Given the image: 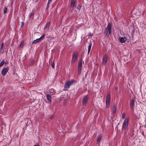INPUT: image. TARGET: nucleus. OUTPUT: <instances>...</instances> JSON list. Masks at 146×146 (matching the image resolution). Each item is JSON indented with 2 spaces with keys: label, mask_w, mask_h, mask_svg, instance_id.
I'll return each instance as SVG.
<instances>
[{
  "label": "nucleus",
  "mask_w": 146,
  "mask_h": 146,
  "mask_svg": "<svg viewBox=\"0 0 146 146\" xmlns=\"http://www.w3.org/2000/svg\"><path fill=\"white\" fill-rule=\"evenodd\" d=\"M75 81L74 80L71 79L70 80L66 82L64 86V90H67Z\"/></svg>",
  "instance_id": "1"
},
{
  "label": "nucleus",
  "mask_w": 146,
  "mask_h": 146,
  "mask_svg": "<svg viewBox=\"0 0 146 146\" xmlns=\"http://www.w3.org/2000/svg\"><path fill=\"white\" fill-rule=\"evenodd\" d=\"M111 31V24L109 23L107 27L105 30V34L107 36L109 35Z\"/></svg>",
  "instance_id": "2"
},
{
  "label": "nucleus",
  "mask_w": 146,
  "mask_h": 146,
  "mask_svg": "<svg viewBox=\"0 0 146 146\" xmlns=\"http://www.w3.org/2000/svg\"><path fill=\"white\" fill-rule=\"evenodd\" d=\"M129 119L128 118L126 117L122 125V129H125L127 128L129 124Z\"/></svg>",
  "instance_id": "3"
},
{
  "label": "nucleus",
  "mask_w": 146,
  "mask_h": 146,
  "mask_svg": "<svg viewBox=\"0 0 146 146\" xmlns=\"http://www.w3.org/2000/svg\"><path fill=\"white\" fill-rule=\"evenodd\" d=\"M111 95L110 93L107 94L106 100V106L108 108H109L110 106V101Z\"/></svg>",
  "instance_id": "4"
},
{
  "label": "nucleus",
  "mask_w": 146,
  "mask_h": 146,
  "mask_svg": "<svg viewBox=\"0 0 146 146\" xmlns=\"http://www.w3.org/2000/svg\"><path fill=\"white\" fill-rule=\"evenodd\" d=\"M78 56V53L77 52H74L72 56V59L71 62L72 63H74L77 60Z\"/></svg>",
  "instance_id": "5"
},
{
  "label": "nucleus",
  "mask_w": 146,
  "mask_h": 146,
  "mask_svg": "<svg viewBox=\"0 0 146 146\" xmlns=\"http://www.w3.org/2000/svg\"><path fill=\"white\" fill-rule=\"evenodd\" d=\"M88 95H86L84 97L82 103V105L83 106H85L88 102Z\"/></svg>",
  "instance_id": "6"
},
{
  "label": "nucleus",
  "mask_w": 146,
  "mask_h": 146,
  "mask_svg": "<svg viewBox=\"0 0 146 146\" xmlns=\"http://www.w3.org/2000/svg\"><path fill=\"white\" fill-rule=\"evenodd\" d=\"M9 69V68L8 67L3 68L1 72L2 75L3 76H5L8 72Z\"/></svg>",
  "instance_id": "7"
},
{
  "label": "nucleus",
  "mask_w": 146,
  "mask_h": 146,
  "mask_svg": "<svg viewBox=\"0 0 146 146\" xmlns=\"http://www.w3.org/2000/svg\"><path fill=\"white\" fill-rule=\"evenodd\" d=\"M135 101L133 99H132L131 100V102L130 104V107L131 110L133 109V107L134 106Z\"/></svg>",
  "instance_id": "8"
},
{
  "label": "nucleus",
  "mask_w": 146,
  "mask_h": 146,
  "mask_svg": "<svg viewBox=\"0 0 146 146\" xmlns=\"http://www.w3.org/2000/svg\"><path fill=\"white\" fill-rule=\"evenodd\" d=\"M108 60L107 56L106 55H105L104 56L103 58V64H105Z\"/></svg>",
  "instance_id": "9"
},
{
  "label": "nucleus",
  "mask_w": 146,
  "mask_h": 146,
  "mask_svg": "<svg viewBox=\"0 0 146 146\" xmlns=\"http://www.w3.org/2000/svg\"><path fill=\"white\" fill-rule=\"evenodd\" d=\"M119 40L121 43H124L127 40V38L125 37H120L119 38Z\"/></svg>",
  "instance_id": "10"
},
{
  "label": "nucleus",
  "mask_w": 146,
  "mask_h": 146,
  "mask_svg": "<svg viewBox=\"0 0 146 146\" xmlns=\"http://www.w3.org/2000/svg\"><path fill=\"white\" fill-rule=\"evenodd\" d=\"M76 1V0H71L70 4L71 7L73 8L74 7Z\"/></svg>",
  "instance_id": "11"
},
{
  "label": "nucleus",
  "mask_w": 146,
  "mask_h": 146,
  "mask_svg": "<svg viewBox=\"0 0 146 146\" xmlns=\"http://www.w3.org/2000/svg\"><path fill=\"white\" fill-rule=\"evenodd\" d=\"M92 43L91 42H90L89 44V45L88 46V54L90 51V50L91 49V47H92Z\"/></svg>",
  "instance_id": "12"
},
{
  "label": "nucleus",
  "mask_w": 146,
  "mask_h": 146,
  "mask_svg": "<svg viewBox=\"0 0 146 146\" xmlns=\"http://www.w3.org/2000/svg\"><path fill=\"white\" fill-rule=\"evenodd\" d=\"M56 93V92L54 89L51 88L49 90V93L53 95Z\"/></svg>",
  "instance_id": "13"
},
{
  "label": "nucleus",
  "mask_w": 146,
  "mask_h": 146,
  "mask_svg": "<svg viewBox=\"0 0 146 146\" xmlns=\"http://www.w3.org/2000/svg\"><path fill=\"white\" fill-rule=\"evenodd\" d=\"M46 98H47V100H48V101L50 102H51V96H50V95L49 94H48L47 95Z\"/></svg>",
  "instance_id": "14"
},
{
  "label": "nucleus",
  "mask_w": 146,
  "mask_h": 146,
  "mask_svg": "<svg viewBox=\"0 0 146 146\" xmlns=\"http://www.w3.org/2000/svg\"><path fill=\"white\" fill-rule=\"evenodd\" d=\"M50 25V23L49 22H48L44 28L45 30H48L49 29Z\"/></svg>",
  "instance_id": "15"
},
{
  "label": "nucleus",
  "mask_w": 146,
  "mask_h": 146,
  "mask_svg": "<svg viewBox=\"0 0 146 146\" xmlns=\"http://www.w3.org/2000/svg\"><path fill=\"white\" fill-rule=\"evenodd\" d=\"M101 137H102V135L101 134L99 135L98 137V138H97V142L98 143H99L100 140V139L101 138Z\"/></svg>",
  "instance_id": "16"
},
{
  "label": "nucleus",
  "mask_w": 146,
  "mask_h": 146,
  "mask_svg": "<svg viewBox=\"0 0 146 146\" xmlns=\"http://www.w3.org/2000/svg\"><path fill=\"white\" fill-rule=\"evenodd\" d=\"M82 61L81 60H80L78 62V68H82Z\"/></svg>",
  "instance_id": "17"
},
{
  "label": "nucleus",
  "mask_w": 146,
  "mask_h": 146,
  "mask_svg": "<svg viewBox=\"0 0 146 146\" xmlns=\"http://www.w3.org/2000/svg\"><path fill=\"white\" fill-rule=\"evenodd\" d=\"M40 40H39V39L37 38L36 39V40H34L32 42L33 43H34L36 44V43L38 42H39Z\"/></svg>",
  "instance_id": "18"
},
{
  "label": "nucleus",
  "mask_w": 146,
  "mask_h": 146,
  "mask_svg": "<svg viewBox=\"0 0 146 146\" xmlns=\"http://www.w3.org/2000/svg\"><path fill=\"white\" fill-rule=\"evenodd\" d=\"M24 44V41L23 40L21 41V42L19 46V47L20 48H22L23 47Z\"/></svg>",
  "instance_id": "19"
},
{
  "label": "nucleus",
  "mask_w": 146,
  "mask_h": 146,
  "mask_svg": "<svg viewBox=\"0 0 146 146\" xmlns=\"http://www.w3.org/2000/svg\"><path fill=\"white\" fill-rule=\"evenodd\" d=\"M82 71V68H78V74L80 75Z\"/></svg>",
  "instance_id": "20"
},
{
  "label": "nucleus",
  "mask_w": 146,
  "mask_h": 146,
  "mask_svg": "<svg viewBox=\"0 0 146 146\" xmlns=\"http://www.w3.org/2000/svg\"><path fill=\"white\" fill-rule=\"evenodd\" d=\"M116 111V108L115 106H113V111L114 113H115Z\"/></svg>",
  "instance_id": "21"
},
{
  "label": "nucleus",
  "mask_w": 146,
  "mask_h": 146,
  "mask_svg": "<svg viewBox=\"0 0 146 146\" xmlns=\"http://www.w3.org/2000/svg\"><path fill=\"white\" fill-rule=\"evenodd\" d=\"M52 1V0H48V2L47 3V7L48 8L49 7L48 5L49 4L51 3Z\"/></svg>",
  "instance_id": "22"
},
{
  "label": "nucleus",
  "mask_w": 146,
  "mask_h": 146,
  "mask_svg": "<svg viewBox=\"0 0 146 146\" xmlns=\"http://www.w3.org/2000/svg\"><path fill=\"white\" fill-rule=\"evenodd\" d=\"M4 63V60H2L0 63V67L2 66Z\"/></svg>",
  "instance_id": "23"
},
{
  "label": "nucleus",
  "mask_w": 146,
  "mask_h": 146,
  "mask_svg": "<svg viewBox=\"0 0 146 146\" xmlns=\"http://www.w3.org/2000/svg\"><path fill=\"white\" fill-rule=\"evenodd\" d=\"M7 11V8L6 7H5L4 9V13L5 14L6 13Z\"/></svg>",
  "instance_id": "24"
},
{
  "label": "nucleus",
  "mask_w": 146,
  "mask_h": 146,
  "mask_svg": "<svg viewBox=\"0 0 146 146\" xmlns=\"http://www.w3.org/2000/svg\"><path fill=\"white\" fill-rule=\"evenodd\" d=\"M125 113L124 112L122 114V118L123 119H124L125 118Z\"/></svg>",
  "instance_id": "25"
},
{
  "label": "nucleus",
  "mask_w": 146,
  "mask_h": 146,
  "mask_svg": "<svg viewBox=\"0 0 146 146\" xmlns=\"http://www.w3.org/2000/svg\"><path fill=\"white\" fill-rule=\"evenodd\" d=\"M51 66L52 68H54V62L52 63H51Z\"/></svg>",
  "instance_id": "26"
},
{
  "label": "nucleus",
  "mask_w": 146,
  "mask_h": 146,
  "mask_svg": "<svg viewBox=\"0 0 146 146\" xmlns=\"http://www.w3.org/2000/svg\"><path fill=\"white\" fill-rule=\"evenodd\" d=\"M45 35H42V36L40 37L39 39V40H40V39H42V38H43L45 36Z\"/></svg>",
  "instance_id": "27"
},
{
  "label": "nucleus",
  "mask_w": 146,
  "mask_h": 146,
  "mask_svg": "<svg viewBox=\"0 0 146 146\" xmlns=\"http://www.w3.org/2000/svg\"><path fill=\"white\" fill-rule=\"evenodd\" d=\"M81 8V6L80 5H78L77 7V9L80 10Z\"/></svg>",
  "instance_id": "28"
},
{
  "label": "nucleus",
  "mask_w": 146,
  "mask_h": 146,
  "mask_svg": "<svg viewBox=\"0 0 146 146\" xmlns=\"http://www.w3.org/2000/svg\"><path fill=\"white\" fill-rule=\"evenodd\" d=\"M3 46L1 45L0 46V51H1L3 49Z\"/></svg>",
  "instance_id": "29"
},
{
  "label": "nucleus",
  "mask_w": 146,
  "mask_h": 146,
  "mask_svg": "<svg viewBox=\"0 0 146 146\" xmlns=\"http://www.w3.org/2000/svg\"><path fill=\"white\" fill-rule=\"evenodd\" d=\"M93 35L92 33H89L88 35V36H92Z\"/></svg>",
  "instance_id": "30"
},
{
  "label": "nucleus",
  "mask_w": 146,
  "mask_h": 146,
  "mask_svg": "<svg viewBox=\"0 0 146 146\" xmlns=\"http://www.w3.org/2000/svg\"><path fill=\"white\" fill-rule=\"evenodd\" d=\"M54 118V116L52 115H51L50 117V118L51 119H52Z\"/></svg>",
  "instance_id": "31"
},
{
  "label": "nucleus",
  "mask_w": 146,
  "mask_h": 146,
  "mask_svg": "<svg viewBox=\"0 0 146 146\" xmlns=\"http://www.w3.org/2000/svg\"><path fill=\"white\" fill-rule=\"evenodd\" d=\"M34 62V61H31V63L32 64H33Z\"/></svg>",
  "instance_id": "32"
},
{
  "label": "nucleus",
  "mask_w": 146,
  "mask_h": 146,
  "mask_svg": "<svg viewBox=\"0 0 146 146\" xmlns=\"http://www.w3.org/2000/svg\"><path fill=\"white\" fill-rule=\"evenodd\" d=\"M4 44L3 43V42L2 44H1V45L3 46Z\"/></svg>",
  "instance_id": "33"
}]
</instances>
